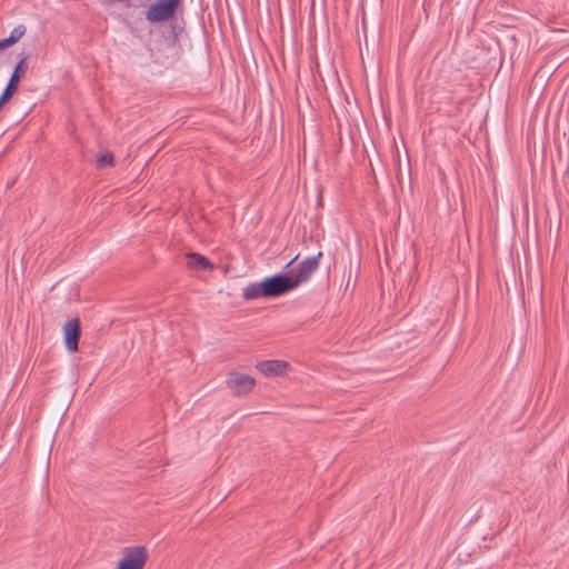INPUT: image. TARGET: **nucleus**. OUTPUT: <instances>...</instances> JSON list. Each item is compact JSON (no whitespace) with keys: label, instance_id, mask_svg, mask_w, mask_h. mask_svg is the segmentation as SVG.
Masks as SVG:
<instances>
[{"label":"nucleus","instance_id":"6e6552de","mask_svg":"<svg viewBox=\"0 0 569 569\" xmlns=\"http://www.w3.org/2000/svg\"><path fill=\"white\" fill-rule=\"evenodd\" d=\"M26 60L22 59L16 67L13 73L11 74V78L9 80V83L7 84L4 91L2 92V94L0 96V109L2 108V106L9 101L14 91L17 90L18 88V84H19V81H20V78L21 76L26 71Z\"/></svg>","mask_w":569,"mask_h":569},{"label":"nucleus","instance_id":"f257e3e1","mask_svg":"<svg viewBox=\"0 0 569 569\" xmlns=\"http://www.w3.org/2000/svg\"><path fill=\"white\" fill-rule=\"evenodd\" d=\"M264 298L282 296L295 289L288 273L274 274L262 280Z\"/></svg>","mask_w":569,"mask_h":569},{"label":"nucleus","instance_id":"9d476101","mask_svg":"<svg viewBox=\"0 0 569 569\" xmlns=\"http://www.w3.org/2000/svg\"><path fill=\"white\" fill-rule=\"evenodd\" d=\"M263 283L261 282H254L250 283L243 289L242 297L246 300H252L260 297H264V291L262 290Z\"/></svg>","mask_w":569,"mask_h":569},{"label":"nucleus","instance_id":"20e7f679","mask_svg":"<svg viewBox=\"0 0 569 569\" xmlns=\"http://www.w3.org/2000/svg\"><path fill=\"white\" fill-rule=\"evenodd\" d=\"M321 252L317 257H311L299 263L298 268H292L288 271V276L295 287V289L301 283L306 282L310 276L316 271L319 264V258Z\"/></svg>","mask_w":569,"mask_h":569},{"label":"nucleus","instance_id":"7ed1b4c3","mask_svg":"<svg viewBox=\"0 0 569 569\" xmlns=\"http://www.w3.org/2000/svg\"><path fill=\"white\" fill-rule=\"evenodd\" d=\"M148 560V551L142 546L126 548L117 569H143Z\"/></svg>","mask_w":569,"mask_h":569},{"label":"nucleus","instance_id":"1a4fd4ad","mask_svg":"<svg viewBox=\"0 0 569 569\" xmlns=\"http://www.w3.org/2000/svg\"><path fill=\"white\" fill-rule=\"evenodd\" d=\"M187 267L191 270H212L213 264L202 254L196 252L186 253Z\"/></svg>","mask_w":569,"mask_h":569},{"label":"nucleus","instance_id":"39448f33","mask_svg":"<svg viewBox=\"0 0 569 569\" xmlns=\"http://www.w3.org/2000/svg\"><path fill=\"white\" fill-rule=\"evenodd\" d=\"M228 388L236 396L248 395L254 387L256 380L253 377L240 372H230L226 380Z\"/></svg>","mask_w":569,"mask_h":569},{"label":"nucleus","instance_id":"423d86ee","mask_svg":"<svg viewBox=\"0 0 569 569\" xmlns=\"http://www.w3.org/2000/svg\"><path fill=\"white\" fill-rule=\"evenodd\" d=\"M256 370L267 378L284 377L290 370L284 360H262L256 363Z\"/></svg>","mask_w":569,"mask_h":569},{"label":"nucleus","instance_id":"f8f14e48","mask_svg":"<svg viewBox=\"0 0 569 569\" xmlns=\"http://www.w3.org/2000/svg\"><path fill=\"white\" fill-rule=\"evenodd\" d=\"M113 163V154L111 152H104L98 158V167L104 168L108 166H112Z\"/></svg>","mask_w":569,"mask_h":569},{"label":"nucleus","instance_id":"9b49d317","mask_svg":"<svg viewBox=\"0 0 569 569\" xmlns=\"http://www.w3.org/2000/svg\"><path fill=\"white\" fill-rule=\"evenodd\" d=\"M26 33V27L24 26H18L16 27L11 32L10 36L4 40L8 47H11L14 44L23 34Z\"/></svg>","mask_w":569,"mask_h":569},{"label":"nucleus","instance_id":"f03ea898","mask_svg":"<svg viewBox=\"0 0 569 569\" xmlns=\"http://www.w3.org/2000/svg\"><path fill=\"white\" fill-rule=\"evenodd\" d=\"M181 0H159L152 3L147 11V19L150 22H162L171 19Z\"/></svg>","mask_w":569,"mask_h":569},{"label":"nucleus","instance_id":"0eeeda50","mask_svg":"<svg viewBox=\"0 0 569 569\" xmlns=\"http://www.w3.org/2000/svg\"><path fill=\"white\" fill-rule=\"evenodd\" d=\"M80 322L77 318L67 321L63 326V341L69 352H76L79 348Z\"/></svg>","mask_w":569,"mask_h":569},{"label":"nucleus","instance_id":"ddd939ff","mask_svg":"<svg viewBox=\"0 0 569 569\" xmlns=\"http://www.w3.org/2000/svg\"><path fill=\"white\" fill-rule=\"evenodd\" d=\"M7 48H9V47L7 46V43L4 42V40H3V39H2V40H0V50H4V49H7Z\"/></svg>","mask_w":569,"mask_h":569}]
</instances>
